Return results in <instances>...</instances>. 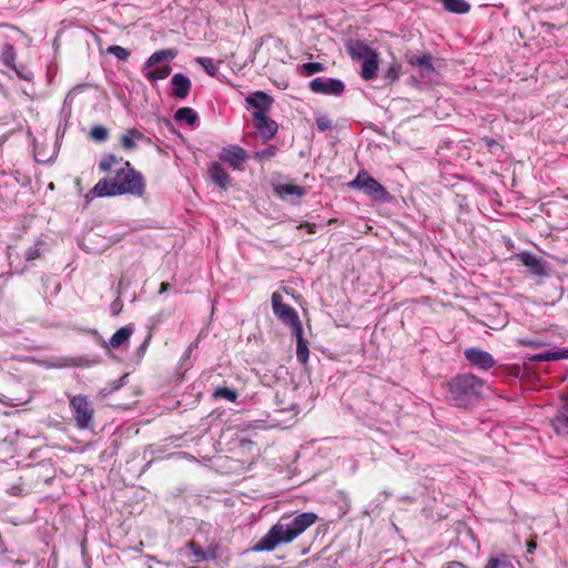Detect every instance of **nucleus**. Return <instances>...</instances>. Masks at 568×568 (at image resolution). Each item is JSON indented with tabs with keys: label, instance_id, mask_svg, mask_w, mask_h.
<instances>
[{
	"label": "nucleus",
	"instance_id": "30",
	"mask_svg": "<svg viewBox=\"0 0 568 568\" xmlns=\"http://www.w3.org/2000/svg\"><path fill=\"white\" fill-rule=\"evenodd\" d=\"M237 396L239 395L235 389H232V388H229L225 386H219L213 392L214 398H222V399H226L232 403L236 402Z\"/></svg>",
	"mask_w": 568,
	"mask_h": 568
},
{
	"label": "nucleus",
	"instance_id": "14",
	"mask_svg": "<svg viewBox=\"0 0 568 568\" xmlns=\"http://www.w3.org/2000/svg\"><path fill=\"white\" fill-rule=\"evenodd\" d=\"M564 403L551 419V427L558 436H568V397L562 396Z\"/></svg>",
	"mask_w": 568,
	"mask_h": 568
},
{
	"label": "nucleus",
	"instance_id": "18",
	"mask_svg": "<svg viewBox=\"0 0 568 568\" xmlns=\"http://www.w3.org/2000/svg\"><path fill=\"white\" fill-rule=\"evenodd\" d=\"M346 51L352 59L364 60L375 54L368 43L364 40H349L346 43Z\"/></svg>",
	"mask_w": 568,
	"mask_h": 568
},
{
	"label": "nucleus",
	"instance_id": "19",
	"mask_svg": "<svg viewBox=\"0 0 568 568\" xmlns=\"http://www.w3.org/2000/svg\"><path fill=\"white\" fill-rule=\"evenodd\" d=\"M296 337V358L301 364H306L310 357L308 343L303 336V327L293 332Z\"/></svg>",
	"mask_w": 568,
	"mask_h": 568
},
{
	"label": "nucleus",
	"instance_id": "28",
	"mask_svg": "<svg viewBox=\"0 0 568 568\" xmlns=\"http://www.w3.org/2000/svg\"><path fill=\"white\" fill-rule=\"evenodd\" d=\"M568 357V351H558V352H551L546 351L541 353H537L530 357L534 362H550V361H557L560 358H567Z\"/></svg>",
	"mask_w": 568,
	"mask_h": 568
},
{
	"label": "nucleus",
	"instance_id": "23",
	"mask_svg": "<svg viewBox=\"0 0 568 568\" xmlns=\"http://www.w3.org/2000/svg\"><path fill=\"white\" fill-rule=\"evenodd\" d=\"M195 62L203 68V70L212 78L217 79L219 81H223L220 72L219 67L214 62L212 58L209 57H197L195 59Z\"/></svg>",
	"mask_w": 568,
	"mask_h": 568
},
{
	"label": "nucleus",
	"instance_id": "3",
	"mask_svg": "<svg viewBox=\"0 0 568 568\" xmlns=\"http://www.w3.org/2000/svg\"><path fill=\"white\" fill-rule=\"evenodd\" d=\"M486 382L470 373L458 374L447 383L449 399L457 407H470L483 396Z\"/></svg>",
	"mask_w": 568,
	"mask_h": 568
},
{
	"label": "nucleus",
	"instance_id": "24",
	"mask_svg": "<svg viewBox=\"0 0 568 568\" xmlns=\"http://www.w3.org/2000/svg\"><path fill=\"white\" fill-rule=\"evenodd\" d=\"M377 69V57L374 54L363 60L361 75L364 80H371L376 77Z\"/></svg>",
	"mask_w": 568,
	"mask_h": 568
},
{
	"label": "nucleus",
	"instance_id": "15",
	"mask_svg": "<svg viewBox=\"0 0 568 568\" xmlns=\"http://www.w3.org/2000/svg\"><path fill=\"white\" fill-rule=\"evenodd\" d=\"M170 83H171V95L172 97L183 100L190 94V91L192 88V82H191L190 78L186 77L185 74L175 73L171 78Z\"/></svg>",
	"mask_w": 568,
	"mask_h": 568
},
{
	"label": "nucleus",
	"instance_id": "27",
	"mask_svg": "<svg viewBox=\"0 0 568 568\" xmlns=\"http://www.w3.org/2000/svg\"><path fill=\"white\" fill-rule=\"evenodd\" d=\"M507 565V557L505 555L498 557H490L485 568H499ZM446 568H466V566L459 561L448 562Z\"/></svg>",
	"mask_w": 568,
	"mask_h": 568
},
{
	"label": "nucleus",
	"instance_id": "43",
	"mask_svg": "<svg viewBox=\"0 0 568 568\" xmlns=\"http://www.w3.org/2000/svg\"><path fill=\"white\" fill-rule=\"evenodd\" d=\"M125 378V376L121 377L120 379L115 381L110 389V392L118 390L122 386V381Z\"/></svg>",
	"mask_w": 568,
	"mask_h": 568
},
{
	"label": "nucleus",
	"instance_id": "46",
	"mask_svg": "<svg viewBox=\"0 0 568 568\" xmlns=\"http://www.w3.org/2000/svg\"><path fill=\"white\" fill-rule=\"evenodd\" d=\"M16 72L18 73V75H19L20 78H22V79H24V80H31V78H32V77H31V73H28V74H27V73H21V72H19V71H16Z\"/></svg>",
	"mask_w": 568,
	"mask_h": 568
},
{
	"label": "nucleus",
	"instance_id": "11",
	"mask_svg": "<svg viewBox=\"0 0 568 568\" xmlns=\"http://www.w3.org/2000/svg\"><path fill=\"white\" fill-rule=\"evenodd\" d=\"M245 101L253 109V120L257 119V116L267 115V112L273 104L272 97L263 91H255L254 93L246 97Z\"/></svg>",
	"mask_w": 568,
	"mask_h": 568
},
{
	"label": "nucleus",
	"instance_id": "38",
	"mask_svg": "<svg viewBox=\"0 0 568 568\" xmlns=\"http://www.w3.org/2000/svg\"><path fill=\"white\" fill-rule=\"evenodd\" d=\"M39 244H43V242H39L36 245L28 248L26 253V260L27 261H34L41 256V250L39 247Z\"/></svg>",
	"mask_w": 568,
	"mask_h": 568
},
{
	"label": "nucleus",
	"instance_id": "37",
	"mask_svg": "<svg viewBox=\"0 0 568 568\" xmlns=\"http://www.w3.org/2000/svg\"><path fill=\"white\" fill-rule=\"evenodd\" d=\"M316 125L320 131L324 132V131L332 129L333 123L328 116L322 115V116L316 118Z\"/></svg>",
	"mask_w": 568,
	"mask_h": 568
},
{
	"label": "nucleus",
	"instance_id": "7",
	"mask_svg": "<svg viewBox=\"0 0 568 568\" xmlns=\"http://www.w3.org/2000/svg\"><path fill=\"white\" fill-rule=\"evenodd\" d=\"M272 308L275 316L285 325L292 328V332L302 328L297 312L288 304L283 303L282 295L274 292L271 297Z\"/></svg>",
	"mask_w": 568,
	"mask_h": 568
},
{
	"label": "nucleus",
	"instance_id": "32",
	"mask_svg": "<svg viewBox=\"0 0 568 568\" xmlns=\"http://www.w3.org/2000/svg\"><path fill=\"white\" fill-rule=\"evenodd\" d=\"M91 138L97 142H103L109 138V131L103 125H94L90 132Z\"/></svg>",
	"mask_w": 568,
	"mask_h": 568
},
{
	"label": "nucleus",
	"instance_id": "5",
	"mask_svg": "<svg viewBox=\"0 0 568 568\" xmlns=\"http://www.w3.org/2000/svg\"><path fill=\"white\" fill-rule=\"evenodd\" d=\"M69 407L74 419L75 426L79 429L93 428L94 409L85 395L69 396Z\"/></svg>",
	"mask_w": 568,
	"mask_h": 568
},
{
	"label": "nucleus",
	"instance_id": "40",
	"mask_svg": "<svg viewBox=\"0 0 568 568\" xmlns=\"http://www.w3.org/2000/svg\"><path fill=\"white\" fill-rule=\"evenodd\" d=\"M204 556L207 557L209 560H216L217 559V548L214 546H210L209 548L204 549Z\"/></svg>",
	"mask_w": 568,
	"mask_h": 568
},
{
	"label": "nucleus",
	"instance_id": "26",
	"mask_svg": "<svg viewBox=\"0 0 568 568\" xmlns=\"http://www.w3.org/2000/svg\"><path fill=\"white\" fill-rule=\"evenodd\" d=\"M275 192L277 193L278 196L283 199L288 195L300 197L305 194V191L302 186L294 184H278L277 186H275Z\"/></svg>",
	"mask_w": 568,
	"mask_h": 568
},
{
	"label": "nucleus",
	"instance_id": "4",
	"mask_svg": "<svg viewBox=\"0 0 568 568\" xmlns=\"http://www.w3.org/2000/svg\"><path fill=\"white\" fill-rule=\"evenodd\" d=\"M178 55V51L175 49H162L152 53L148 60L144 62V69L148 71L144 73V77L150 82H155L158 80L166 79L172 71L170 64L165 63L159 67H155L162 61L170 62Z\"/></svg>",
	"mask_w": 568,
	"mask_h": 568
},
{
	"label": "nucleus",
	"instance_id": "34",
	"mask_svg": "<svg viewBox=\"0 0 568 568\" xmlns=\"http://www.w3.org/2000/svg\"><path fill=\"white\" fill-rule=\"evenodd\" d=\"M108 52L122 61H125L130 55V51L128 49L116 44L110 45L108 48Z\"/></svg>",
	"mask_w": 568,
	"mask_h": 568
},
{
	"label": "nucleus",
	"instance_id": "44",
	"mask_svg": "<svg viewBox=\"0 0 568 568\" xmlns=\"http://www.w3.org/2000/svg\"><path fill=\"white\" fill-rule=\"evenodd\" d=\"M170 288H171L170 283H168V282H162V283H161V285H160V291H159V293H160V294H163V293L168 292Z\"/></svg>",
	"mask_w": 568,
	"mask_h": 568
},
{
	"label": "nucleus",
	"instance_id": "29",
	"mask_svg": "<svg viewBox=\"0 0 568 568\" xmlns=\"http://www.w3.org/2000/svg\"><path fill=\"white\" fill-rule=\"evenodd\" d=\"M16 58H17V53H16V49L12 44H4L2 47V50H1V61L4 65H7L8 68H11L13 70L17 71L16 69Z\"/></svg>",
	"mask_w": 568,
	"mask_h": 568
},
{
	"label": "nucleus",
	"instance_id": "48",
	"mask_svg": "<svg viewBox=\"0 0 568 568\" xmlns=\"http://www.w3.org/2000/svg\"><path fill=\"white\" fill-rule=\"evenodd\" d=\"M495 143H496V142H495V140H493V139L487 140V144H488L489 146H491V145H493V144H495Z\"/></svg>",
	"mask_w": 568,
	"mask_h": 568
},
{
	"label": "nucleus",
	"instance_id": "6",
	"mask_svg": "<svg viewBox=\"0 0 568 568\" xmlns=\"http://www.w3.org/2000/svg\"><path fill=\"white\" fill-rule=\"evenodd\" d=\"M348 186L362 191L374 201H388L390 199L387 190L365 170L358 171L356 178L348 183Z\"/></svg>",
	"mask_w": 568,
	"mask_h": 568
},
{
	"label": "nucleus",
	"instance_id": "9",
	"mask_svg": "<svg viewBox=\"0 0 568 568\" xmlns=\"http://www.w3.org/2000/svg\"><path fill=\"white\" fill-rule=\"evenodd\" d=\"M516 260H518L532 276L545 277L548 275L547 262L531 252H521L516 255Z\"/></svg>",
	"mask_w": 568,
	"mask_h": 568
},
{
	"label": "nucleus",
	"instance_id": "42",
	"mask_svg": "<svg viewBox=\"0 0 568 568\" xmlns=\"http://www.w3.org/2000/svg\"><path fill=\"white\" fill-rule=\"evenodd\" d=\"M79 89H80V88H73L71 91H69V93H68V94H67V97H65L64 102H68V101H70V102H71V101L73 100L74 95L77 94V92H78V90H79Z\"/></svg>",
	"mask_w": 568,
	"mask_h": 568
},
{
	"label": "nucleus",
	"instance_id": "17",
	"mask_svg": "<svg viewBox=\"0 0 568 568\" xmlns=\"http://www.w3.org/2000/svg\"><path fill=\"white\" fill-rule=\"evenodd\" d=\"M253 124L264 141L273 139L278 130L277 123L267 115L257 116V119L253 120Z\"/></svg>",
	"mask_w": 568,
	"mask_h": 568
},
{
	"label": "nucleus",
	"instance_id": "50",
	"mask_svg": "<svg viewBox=\"0 0 568 568\" xmlns=\"http://www.w3.org/2000/svg\"><path fill=\"white\" fill-rule=\"evenodd\" d=\"M190 568H196V567H190Z\"/></svg>",
	"mask_w": 568,
	"mask_h": 568
},
{
	"label": "nucleus",
	"instance_id": "21",
	"mask_svg": "<svg viewBox=\"0 0 568 568\" xmlns=\"http://www.w3.org/2000/svg\"><path fill=\"white\" fill-rule=\"evenodd\" d=\"M437 2H440L444 7V9L448 12L456 13V14H465L469 12L470 4L466 2L465 0H436Z\"/></svg>",
	"mask_w": 568,
	"mask_h": 568
},
{
	"label": "nucleus",
	"instance_id": "49",
	"mask_svg": "<svg viewBox=\"0 0 568 568\" xmlns=\"http://www.w3.org/2000/svg\"><path fill=\"white\" fill-rule=\"evenodd\" d=\"M528 546H529V551H531V548L536 547V545L534 542H530Z\"/></svg>",
	"mask_w": 568,
	"mask_h": 568
},
{
	"label": "nucleus",
	"instance_id": "47",
	"mask_svg": "<svg viewBox=\"0 0 568 568\" xmlns=\"http://www.w3.org/2000/svg\"><path fill=\"white\" fill-rule=\"evenodd\" d=\"M36 160L41 163H45L47 159H43L39 153L36 154Z\"/></svg>",
	"mask_w": 568,
	"mask_h": 568
},
{
	"label": "nucleus",
	"instance_id": "22",
	"mask_svg": "<svg viewBox=\"0 0 568 568\" xmlns=\"http://www.w3.org/2000/svg\"><path fill=\"white\" fill-rule=\"evenodd\" d=\"M174 120L194 126L199 123V115L192 108L183 106L176 110Z\"/></svg>",
	"mask_w": 568,
	"mask_h": 568
},
{
	"label": "nucleus",
	"instance_id": "45",
	"mask_svg": "<svg viewBox=\"0 0 568 568\" xmlns=\"http://www.w3.org/2000/svg\"><path fill=\"white\" fill-rule=\"evenodd\" d=\"M387 77L390 78L392 80H395L397 79V71L395 69H389L388 72H387Z\"/></svg>",
	"mask_w": 568,
	"mask_h": 568
},
{
	"label": "nucleus",
	"instance_id": "39",
	"mask_svg": "<svg viewBox=\"0 0 568 568\" xmlns=\"http://www.w3.org/2000/svg\"><path fill=\"white\" fill-rule=\"evenodd\" d=\"M196 347H197V342H194L189 345V347L185 349V352L183 353V356L181 358V367L186 368L185 362L191 357L193 349Z\"/></svg>",
	"mask_w": 568,
	"mask_h": 568
},
{
	"label": "nucleus",
	"instance_id": "8",
	"mask_svg": "<svg viewBox=\"0 0 568 568\" xmlns=\"http://www.w3.org/2000/svg\"><path fill=\"white\" fill-rule=\"evenodd\" d=\"M220 161L229 164L235 171H243L247 160V152L237 144H230L219 153Z\"/></svg>",
	"mask_w": 568,
	"mask_h": 568
},
{
	"label": "nucleus",
	"instance_id": "35",
	"mask_svg": "<svg viewBox=\"0 0 568 568\" xmlns=\"http://www.w3.org/2000/svg\"><path fill=\"white\" fill-rule=\"evenodd\" d=\"M302 68L304 74L307 77L322 72L324 70V65L321 62H307L304 63Z\"/></svg>",
	"mask_w": 568,
	"mask_h": 568
},
{
	"label": "nucleus",
	"instance_id": "2",
	"mask_svg": "<svg viewBox=\"0 0 568 568\" xmlns=\"http://www.w3.org/2000/svg\"><path fill=\"white\" fill-rule=\"evenodd\" d=\"M145 190L143 175L134 170L129 162L116 170L112 179L103 178L91 190L92 197H109L130 194L142 196Z\"/></svg>",
	"mask_w": 568,
	"mask_h": 568
},
{
	"label": "nucleus",
	"instance_id": "36",
	"mask_svg": "<svg viewBox=\"0 0 568 568\" xmlns=\"http://www.w3.org/2000/svg\"><path fill=\"white\" fill-rule=\"evenodd\" d=\"M277 151L278 149L276 146L271 145L264 150L257 151L255 153V159L260 161L271 159L276 155Z\"/></svg>",
	"mask_w": 568,
	"mask_h": 568
},
{
	"label": "nucleus",
	"instance_id": "33",
	"mask_svg": "<svg viewBox=\"0 0 568 568\" xmlns=\"http://www.w3.org/2000/svg\"><path fill=\"white\" fill-rule=\"evenodd\" d=\"M119 162L118 158L114 155V154H106L104 155L100 163H99V169L102 171V172H109L111 170V168L116 164Z\"/></svg>",
	"mask_w": 568,
	"mask_h": 568
},
{
	"label": "nucleus",
	"instance_id": "41",
	"mask_svg": "<svg viewBox=\"0 0 568 568\" xmlns=\"http://www.w3.org/2000/svg\"><path fill=\"white\" fill-rule=\"evenodd\" d=\"M150 338H151V335H149V336L144 339V342L139 346L138 352H139V354H140V355H143V354L145 353V349H146V347H148V345H149Z\"/></svg>",
	"mask_w": 568,
	"mask_h": 568
},
{
	"label": "nucleus",
	"instance_id": "1",
	"mask_svg": "<svg viewBox=\"0 0 568 568\" xmlns=\"http://www.w3.org/2000/svg\"><path fill=\"white\" fill-rule=\"evenodd\" d=\"M318 520L315 513H302L293 518L282 517L270 530L252 547L253 551H272L278 545L288 544L302 535Z\"/></svg>",
	"mask_w": 568,
	"mask_h": 568
},
{
	"label": "nucleus",
	"instance_id": "10",
	"mask_svg": "<svg viewBox=\"0 0 568 568\" xmlns=\"http://www.w3.org/2000/svg\"><path fill=\"white\" fill-rule=\"evenodd\" d=\"M310 89L314 93L327 95H341L344 92L345 85L338 79L333 78H315L310 82Z\"/></svg>",
	"mask_w": 568,
	"mask_h": 568
},
{
	"label": "nucleus",
	"instance_id": "25",
	"mask_svg": "<svg viewBox=\"0 0 568 568\" xmlns=\"http://www.w3.org/2000/svg\"><path fill=\"white\" fill-rule=\"evenodd\" d=\"M132 328L129 326L121 327L110 338L109 345L112 348H118L126 343L132 335Z\"/></svg>",
	"mask_w": 568,
	"mask_h": 568
},
{
	"label": "nucleus",
	"instance_id": "12",
	"mask_svg": "<svg viewBox=\"0 0 568 568\" xmlns=\"http://www.w3.org/2000/svg\"><path fill=\"white\" fill-rule=\"evenodd\" d=\"M465 358L475 367L488 371L496 365L493 355L478 347H469L464 351Z\"/></svg>",
	"mask_w": 568,
	"mask_h": 568
},
{
	"label": "nucleus",
	"instance_id": "31",
	"mask_svg": "<svg viewBox=\"0 0 568 568\" xmlns=\"http://www.w3.org/2000/svg\"><path fill=\"white\" fill-rule=\"evenodd\" d=\"M187 548L194 557V562L207 561V557L204 556V549L195 541H189Z\"/></svg>",
	"mask_w": 568,
	"mask_h": 568
},
{
	"label": "nucleus",
	"instance_id": "16",
	"mask_svg": "<svg viewBox=\"0 0 568 568\" xmlns=\"http://www.w3.org/2000/svg\"><path fill=\"white\" fill-rule=\"evenodd\" d=\"M409 63L419 68L420 75L424 79L432 80L436 74L433 57L430 54L412 55Z\"/></svg>",
	"mask_w": 568,
	"mask_h": 568
},
{
	"label": "nucleus",
	"instance_id": "20",
	"mask_svg": "<svg viewBox=\"0 0 568 568\" xmlns=\"http://www.w3.org/2000/svg\"><path fill=\"white\" fill-rule=\"evenodd\" d=\"M145 140V136L142 132H140L136 129H129L126 132L121 136V145L124 150L131 151L136 149V143L139 141Z\"/></svg>",
	"mask_w": 568,
	"mask_h": 568
},
{
	"label": "nucleus",
	"instance_id": "13",
	"mask_svg": "<svg viewBox=\"0 0 568 568\" xmlns=\"http://www.w3.org/2000/svg\"><path fill=\"white\" fill-rule=\"evenodd\" d=\"M207 175L212 183L222 190H227L232 183V179L219 161L210 163L207 168Z\"/></svg>",
	"mask_w": 568,
	"mask_h": 568
}]
</instances>
